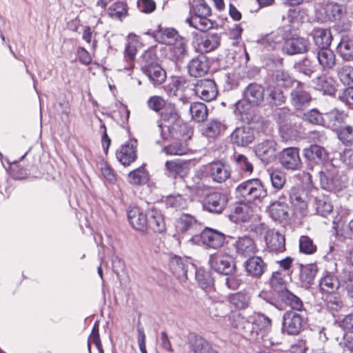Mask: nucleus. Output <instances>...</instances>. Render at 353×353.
Masks as SVG:
<instances>
[{"instance_id":"nucleus-1","label":"nucleus","mask_w":353,"mask_h":353,"mask_svg":"<svg viewBox=\"0 0 353 353\" xmlns=\"http://www.w3.org/2000/svg\"><path fill=\"white\" fill-rule=\"evenodd\" d=\"M161 118L168 124L163 125L161 121H158L157 130L163 139H167L164 128H167L174 139H181L186 141L191 138L192 130L186 125L181 123L180 117L174 104L168 103L161 113Z\"/></svg>"},{"instance_id":"nucleus-2","label":"nucleus","mask_w":353,"mask_h":353,"mask_svg":"<svg viewBox=\"0 0 353 353\" xmlns=\"http://www.w3.org/2000/svg\"><path fill=\"white\" fill-rule=\"evenodd\" d=\"M210 6L205 0H194L190 10V17L185 22L191 27L205 32L213 27V22L208 19L211 15Z\"/></svg>"},{"instance_id":"nucleus-3","label":"nucleus","mask_w":353,"mask_h":353,"mask_svg":"<svg viewBox=\"0 0 353 353\" xmlns=\"http://www.w3.org/2000/svg\"><path fill=\"white\" fill-rule=\"evenodd\" d=\"M236 197L241 201H261L267 196V190L258 179H249L239 184L235 191Z\"/></svg>"},{"instance_id":"nucleus-4","label":"nucleus","mask_w":353,"mask_h":353,"mask_svg":"<svg viewBox=\"0 0 353 353\" xmlns=\"http://www.w3.org/2000/svg\"><path fill=\"white\" fill-rule=\"evenodd\" d=\"M296 14L295 10H290L287 19L283 17V21L285 22L276 31L271 32L266 37L265 41L268 43H272L271 47L274 48V44L281 43L282 41H285L288 39L297 36L299 22L294 19Z\"/></svg>"},{"instance_id":"nucleus-5","label":"nucleus","mask_w":353,"mask_h":353,"mask_svg":"<svg viewBox=\"0 0 353 353\" xmlns=\"http://www.w3.org/2000/svg\"><path fill=\"white\" fill-rule=\"evenodd\" d=\"M319 179L321 187L330 192H339L346 186V182L338 175L337 169L331 163L319 172Z\"/></svg>"},{"instance_id":"nucleus-6","label":"nucleus","mask_w":353,"mask_h":353,"mask_svg":"<svg viewBox=\"0 0 353 353\" xmlns=\"http://www.w3.org/2000/svg\"><path fill=\"white\" fill-rule=\"evenodd\" d=\"M288 194L290 202L294 210L302 216H306L310 212V192L301 186H293L289 190Z\"/></svg>"},{"instance_id":"nucleus-7","label":"nucleus","mask_w":353,"mask_h":353,"mask_svg":"<svg viewBox=\"0 0 353 353\" xmlns=\"http://www.w3.org/2000/svg\"><path fill=\"white\" fill-rule=\"evenodd\" d=\"M305 316L303 313L288 310L282 318V332L288 335H297L302 330Z\"/></svg>"},{"instance_id":"nucleus-8","label":"nucleus","mask_w":353,"mask_h":353,"mask_svg":"<svg viewBox=\"0 0 353 353\" xmlns=\"http://www.w3.org/2000/svg\"><path fill=\"white\" fill-rule=\"evenodd\" d=\"M209 264L214 271L223 274H229L235 269L233 258L229 254L217 253L210 256Z\"/></svg>"},{"instance_id":"nucleus-9","label":"nucleus","mask_w":353,"mask_h":353,"mask_svg":"<svg viewBox=\"0 0 353 353\" xmlns=\"http://www.w3.org/2000/svg\"><path fill=\"white\" fill-rule=\"evenodd\" d=\"M279 161L281 165L288 170L296 171L302 168V161L297 148L283 149L280 153Z\"/></svg>"},{"instance_id":"nucleus-10","label":"nucleus","mask_w":353,"mask_h":353,"mask_svg":"<svg viewBox=\"0 0 353 353\" xmlns=\"http://www.w3.org/2000/svg\"><path fill=\"white\" fill-rule=\"evenodd\" d=\"M228 202L225 194L213 192L208 194L203 200V208L210 212L219 214L225 209Z\"/></svg>"},{"instance_id":"nucleus-11","label":"nucleus","mask_w":353,"mask_h":353,"mask_svg":"<svg viewBox=\"0 0 353 353\" xmlns=\"http://www.w3.org/2000/svg\"><path fill=\"white\" fill-rule=\"evenodd\" d=\"M312 100L310 94L306 90L305 85L301 83H296L290 93V101L292 105L297 110L303 108L309 105Z\"/></svg>"},{"instance_id":"nucleus-12","label":"nucleus","mask_w":353,"mask_h":353,"mask_svg":"<svg viewBox=\"0 0 353 353\" xmlns=\"http://www.w3.org/2000/svg\"><path fill=\"white\" fill-rule=\"evenodd\" d=\"M188 344L192 353H218L209 341L195 333L188 334Z\"/></svg>"},{"instance_id":"nucleus-13","label":"nucleus","mask_w":353,"mask_h":353,"mask_svg":"<svg viewBox=\"0 0 353 353\" xmlns=\"http://www.w3.org/2000/svg\"><path fill=\"white\" fill-rule=\"evenodd\" d=\"M265 241L270 252L280 253L285 250V236L278 231L268 230L265 234Z\"/></svg>"},{"instance_id":"nucleus-14","label":"nucleus","mask_w":353,"mask_h":353,"mask_svg":"<svg viewBox=\"0 0 353 353\" xmlns=\"http://www.w3.org/2000/svg\"><path fill=\"white\" fill-rule=\"evenodd\" d=\"M284 195L280 196L278 201L270 203L268 208L269 216L275 221H282L289 218V206L288 203L283 201L285 199Z\"/></svg>"},{"instance_id":"nucleus-15","label":"nucleus","mask_w":353,"mask_h":353,"mask_svg":"<svg viewBox=\"0 0 353 353\" xmlns=\"http://www.w3.org/2000/svg\"><path fill=\"white\" fill-rule=\"evenodd\" d=\"M200 237L204 245L214 249L221 248L225 239L224 234L209 228H206L202 231Z\"/></svg>"},{"instance_id":"nucleus-16","label":"nucleus","mask_w":353,"mask_h":353,"mask_svg":"<svg viewBox=\"0 0 353 353\" xmlns=\"http://www.w3.org/2000/svg\"><path fill=\"white\" fill-rule=\"evenodd\" d=\"M194 92L203 101H210L215 99L217 91L216 84L212 80H200L195 85Z\"/></svg>"},{"instance_id":"nucleus-17","label":"nucleus","mask_w":353,"mask_h":353,"mask_svg":"<svg viewBox=\"0 0 353 353\" xmlns=\"http://www.w3.org/2000/svg\"><path fill=\"white\" fill-rule=\"evenodd\" d=\"M304 158L310 163H321L326 161L329 158V154L322 146L312 144L308 148L303 150Z\"/></svg>"},{"instance_id":"nucleus-18","label":"nucleus","mask_w":353,"mask_h":353,"mask_svg":"<svg viewBox=\"0 0 353 353\" xmlns=\"http://www.w3.org/2000/svg\"><path fill=\"white\" fill-rule=\"evenodd\" d=\"M308 46L309 41L307 39L295 36L285 41L283 50L289 55L301 54L307 52Z\"/></svg>"},{"instance_id":"nucleus-19","label":"nucleus","mask_w":353,"mask_h":353,"mask_svg":"<svg viewBox=\"0 0 353 353\" xmlns=\"http://www.w3.org/2000/svg\"><path fill=\"white\" fill-rule=\"evenodd\" d=\"M136 142L130 141L121 145L116 152L118 161L123 165H129L137 159Z\"/></svg>"},{"instance_id":"nucleus-20","label":"nucleus","mask_w":353,"mask_h":353,"mask_svg":"<svg viewBox=\"0 0 353 353\" xmlns=\"http://www.w3.org/2000/svg\"><path fill=\"white\" fill-rule=\"evenodd\" d=\"M236 253L239 256L247 257L254 254L256 245L254 240L248 236L239 237L233 245Z\"/></svg>"},{"instance_id":"nucleus-21","label":"nucleus","mask_w":353,"mask_h":353,"mask_svg":"<svg viewBox=\"0 0 353 353\" xmlns=\"http://www.w3.org/2000/svg\"><path fill=\"white\" fill-rule=\"evenodd\" d=\"M128 219L132 227L137 230L143 231L147 228L148 212L144 214L138 207L128 209Z\"/></svg>"},{"instance_id":"nucleus-22","label":"nucleus","mask_w":353,"mask_h":353,"mask_svg":"<svg viewBox=\"0 0 353 353\" xmlns=\"http://www.w3.org/2000/svg\"><path fill=\"white\" fill-rule=\"evenodd\" d=\"M190 265L187 259L174 256L170 259V268L172 273L180 281H185L188 279V267Z\"/></svg>"},{"instance_id":"nucleus-23","label":"nucleus","mask_w":353,"mask_h":353,"mask_svg":"<svg viewBox=\"0 0 353 353\" xmlns=\"http://www.w3.org/2000/svg\"><path fill=\"white\" fill-rule=\"evenodd\" d=\"M254 139V131L249 126L237 128L231 134L232 141L239 146L248 145Z\"/></svg>"},{"instance_id":"nucleus-24","label":"nucleus","mask_w":353,"mask_h":353,"mask_svg":"<svg viewBox=\"0 0 353 353\" xmlns=\"http://www.w3.org/2000/svg\"><path fill=\"white\" fill-rule=\"evenodd\" d=\"M147 227L157 233H162L165 230V221L163 214L160 210L151 208L148 210Z\"/></svg>"},{"instance_id":"nucleus-25","label":"nucleus","mask_w":353,"mask_h":353,"mask_svg":"<svg viewBox=\"0 0 353 353\" xmlns=\"http://www.w3.org/2000/svg\"><path fill=\"white\" fill-rule=\"evenodd\" d=\"M188 67L191 76L194 77H202L209 70L208 59L203 54L199 55L190 61Z\"/></svg>"},{"instance_id":"nucleus-26","label":"nucleus","mask_w":353,"mask_h":353,"mask_svg":"<svg viewBox=\"0 0 353 353\" xmlns=\"http://www.w3.org/2000/svg\"><path fill=\"white\" fill-rule=\"evenodd\" d=\"M324 117V121L329 128L338 130L345 122L347 114L345 110L333 108L325 113Z\"/></svg>"},{"instance_id":"nucleus-27","label":"nucleus","mask_w":353,"mask_h":353,"mask_svg":"<svg viewBox=\"0 0 353 353\" xmlns=\"http://www.w3.org/2000/svg\"><path fill=\"white\" fill-rule=\"evenodd\" d=\"M219 45V35L208 33L198 39L197 49L202 53L209 52L214 50Z\"/></svg>"},{"instance_id":"nucleus-28","label":"nucleus","mask_w":353,"mask_h":353,"mask_svg":"<svg viewBox=\"0 0 353 353\" xmlns=\"http://www.w3.org/2000/svg\"><path fill=\"white\" fill-rule=\"evenodd\" d=\"M279 296L281 300L291 307V310L299 313L304 312L303 303L302 300L290 292L287 289H281L279 292Z\"/></svg>"},{"instance_id":"nucleus-29","label":"nucleus","mask_w":353,"mask_h":353,"mask_svg":"<svg viewBox=\"0 0 353 353\" xmlns=\"http://www.w3.org/2000/svg\"><path fill=\"white\" fill-rule=\"evenodd\" d=\"M209 174L214 181L221 183L230 176V170L228 165L219 161L209 165Z\"/></svg>"},{"instance_id":"nucleus-30","label":"nucleus","mask_w":353,"mask_h":353,"mask_svg":"<svg viewBox=\"0 0 353 353\" xmlns=\"http://www.w3.org/2000/svg\"><path fill=\"white\" fill-rule=\"evenodd\" d=\"M138 41L135 39H132L125 46L124 51V59L125 64L123 66H120L119 68V71L131 70L134 66V61L136 54L137 52Z\"/></svg>"},{"instance_id":"nucleus-31","label":"nucleus","mask_w":353,"mask_h":353,"mask_svg":"<svg viewBox=\"0 0 353 353\" xmlns=\"http://www.w3.org/2000/svg\"><path fill=\"white\" fill-rule=\"evenodd\" d=\"M165 168L168 174L174 178H183L188 172V163L182 160L167 161Z\"/></svg>"},{"instance_id":"nucleus-32","label":"nucleus","mask_w":353,"mask_h":353,"mask_svg":"<svg viewBox=\"0 0 353 353\" xmlns=\"http://www.w3.org/2000/svg\"><path fill=\"white\" fill-rule=\"evenodd\" d=\"M264 97V88L259 84L250 83L244 91L245 99L253 105L261 103Z\"/></svg>"},{"instance_id":"nucleus-33","label":"nucleus","mask_w":353,"mask_h":353,"mask_svg":"<svg viewBox=\"0 0 353 353\" xmlns=\"http://www.w3.org/2000/svg\"><path fill=\"white\" fill-rule=\"evenodd\" d=\"M154 37L157 41L166 45L176 43L181 37L178 32L172 28H159L154 32Z\"/></svg>"},{"instance_id":"nucleus-34","label":"nucleus","mask_w":353,"mask_h":353,"mask_svg":"<svg viewBox=\"0 0 353 353\" xmlns=\"http://www.w3.org/2000/svg\"><path fill=\"white\" fill-rule=\"evenodd\" d=\"M245 268L250 275L258 278L265 272L267 266L261 257L253 256L245 261Z\"/></svg>"},{"instance_id":"nucleus-35","label":"nucleus","mask_w":353,"mask_h":353,"mask_svg":"<svg viewBox=\"0 0 353 353\" xmlns=\"http://www.w3.org/2000/svg\"><path fill=\"white\" fill-rule=\"evenodd\" d=\"M316 58L323 70H331L336 65V55L330 48L319 49Z\"/></svg>"},{"instance_id":"nucleus-36","label":"nucleus","mask_w":353,"mask_h":353,"mask_svg":"<svg viewBox=\"0 0 353 353\" xmlns=\"http://www.w3.org/2000/svg\"><path fill=\"white\" fill-rule=\"evenodd\" d=\"M276 143L273 140H266L255 147L256 154L263 161H270L275 155Z\"/></svg>"},{"instance_id":"nucleus-37","label":"nucleus","mask_w":353,"mask_h":353,"mask_svg":"<svg viewBox=\"0 0 353 353\" xmlns=\"http://www.w3.org/2000/svg\"><path fill=\"white\" fill-rule=\"evenodd\" d=\"M339 56L345 61H353V39L348 36L342 37L336 47Z\"/></svg>"},{"instance_id":"nucleus-38","label":"nucleus","mask_w":353,"mask_h":353,"mask_svg":"<svg viewBox=\"0 0 353 353\" xmlns=\"http://www.w3.org/2000/svg\"><path fill=\"white\" fill-rule=\"evenodd\" d=\"M314 212L323 217H327L333 211V205L327 197L325 196H317L312 203Z\"/></svg>"},{"instance_id":"nucleus-39","label":"nucleus","mask_w":353,"mask_h":353,"mask_svg":"<svg viewBox=\"0 0 353 353\" xmlns=\"http://www.w3.org/2000/svg\"><path fill=\"white\" fill-rule=\"evenodd\" d=\"M245 202L240 201L232 212L231 216L235 222H247L253 215L252 210Z\"/></svg>"},{"instance_id":"nucleus-40","label":"nucleus","mask_w":353,"mask_h":353,"mask_svg":"<svg viewBox=\"0 0 353 353\" xmlns=\"http://www.w3.org/2000/svg\"><path fill=\"white\" fill-rule=\"evenodd\" d=\"M313 40L319 48H329L332 40L331 32L328 29L318 28L314 30Z\"/></svg>"},{"instance_id":"nucleus-41","label":"nucleus","mask_w":353,"mask_h":353,"mask_svg":"<svg viewBox=\"0 0 353 353\" xmlns=\"http://www.w3.org/2000/svg\"><path fill=\"white\" fill-rule=\"evenodd\" d=\"M321 290L325 293H334L340 287L339 279L332 274H326L319 281Z\"/></svg>"},{"instance_id":"nucleus-42","label":"nucleus","mask_w":353,"mask_h":353,"mask_svg":"<svg viewBox=\"0 0 353 353\" xmlns=\"http://www.w3.org/2000/svg\"><path fill=\"white\" fill-rule=\"evenodd\" d=\"M143 72L155 86L163 83L166 79L165 72L159 64L146 68Z\"/></svg>"},{"instance_id":"nucleus-43","label":"nucleus","mask_w":353,"mask_h":353,"mask_svg":"<svg viewBox=\"0 0 353 353\" xmlns=\"http://www.w3.org/2000/svg\"><path fill=\"white\" fill-rule=\"evenodd\" d=\"M315 88L324 94L332 95L336 92L334 80L326 76H321L315 80Z\"/></svg>"},{"instance_id":"nucleus-44","label":"nucleus","mask_w":353,"mask_h":353,"mask_svg":"<svg viewBox=\"0 0 353 353\" xmlns=\"http://www.w3.org/2000/svg\"><path fill=\"white\" fill-rule=\"evenodd\" d=\"M325 21H335L340 19L344 12V8L342 6L330 2L325 5L324 8Z\"/></svg>"},{"instance_id":"nucleus-45","label":"nucleus","mask_w":353,"mask_h":353,"mask_svg":"<svg viewBox=\"0 0 353 353\" xmlns=\"http://www.w3.org/2000/svg\"><path fill=\"white\" fill-rule=\"evenodd\" d=\"M237 329L245 339L252 340L257 336V331L253 323L242 318L237 325Z\"/></svg>"},{"instance_id":"nucleus-46","label":"nucleus","mask_w":353,"mask_h":353,"mask_svg":"<svg viewBox=\"0 0 353 353\" xmlns=\"http://www.w3.org/2000/svg\"><path fill=\"white\" fill-rule=\"evenodd\" d=\"M289 112V110H279L277 114L279 119L280 127H279V132L281 137L284 141L290 140L292 138H294L297 135V130L292 128L290 125H288L286 123H283L281 119V114H285Z\"/></svg>"},{"instance_id":"nucleus-47","label":"nucleus","mask_w":353,"mask_h":353,"mask_svg":"<svg viewBox=\"0 0 353 353\" xmlns=\"http://www.w3.org/2000/svg\"><path fill=\"white\" fill-rule=\"evenodd\" d=\"M127 13V5L121 1L115 2L108 8V14L113 19L122 21Z\"/></svg>"},{"instance_id":"nucleus-48","label":"nucleus","mask_w":353,"mask_h":353,"mask_svg":"<svg viewBox=\"0 0 353 353\" xmlns=\"http://www.w3.org/2000/svg\"><path fill=\"white\" fill-rule=\"evenodd\" d=\"M190 112L192 119L197 122L203 121L208 117L207 107L203 103L195 102L192 103L190 106Z\"/></svg>"},{"instance_id":"nucleus-49","label":"nucleus","mask_w":353,"mask_h":353,"mask_svg":"<svg viewBox=\"0 0 353 353\" xmlns=\"http://www.w3.org/2000/svg\"><path fill=\"white\" fill-rule=\"evenodd\" d=\"M274 79L278 85L285 88H293L299 81L294 79L289 73L283 70H277L274 73Z\"/></svg>"},{"instance_id":"nucleus-50","label":"nucleus","mask_w":353,"mask_h":353,"mask_svg":"<svg viewBox=\"0 0 353 353\" xmlns=\"http://www.w3.org/2000/svg\"><path fill=\"white\" fill-rule=\"evenodd\" d=\"M149 179V174L143 167H140L128 174V181L134 185L146 183Z\"/></svg>"},{"instance_id":"nucleus-51","label":"nucleus","mask_w":353,"mask_h":353,"mask_svg":"<svg viewBox=\"0 0 353 353\" xmlns=\"http://www.w3.org/2000/svg\"><path fill=\"white\" fill-rule=\"evenodd\" d=\"M195 278L198 284L203 290H210L213 287V279L209 272L203 269H198L195 272Z\"/></svg>"},{"instance_id":"nucleus-52","label":"nucleus","mask_w":353,"mask_h":353,"mask_svg":"<svg viewBox=\"0 0 353 353\" xmlns=\"http://www.w3.org/2000/svg\"><path fill=\"white\" fill-rule=\"evenodd\" d=\"M170 46H172L170 48L171 54L176 59H183L187 55V41L183 37H180L176 43Z\"/></svg>"},{"instance_id":"nucleus-53","label":"nucleus","mask_w":353,"mask_h":353,"mask_svg":"<svg viewBox=\"0 0 353 353\" xmlns=\"http://www.w3.org/2000/svg\"><path fill=\"white\" fill-rule=\"evenodd\" d=\"M270 179L272 187L276 191H279L283 189L286 183V174L282 170H275L270 172Z\"/></svg>"},{"instance_id":"nucleus-54","label":"nucleus","mask_w":353,"mask_h":353,"mask_svg":"<svg viewBox=\"0 0 353 353\" xmlns=\"http://www.w3.org/2000/svg\"><path fill=\"white\" fill-rule=\"evenodd\" d=\"M230 302L238 309L247 308L250 303V296L244 292H238L230 297Z\"/></svg>"},{"instance_id":"nucleus-55","label":"nucleus","mask_w":353,"mask_h":353,"mask_svg":"<svg viewBox=\"0 0 353 353\" xmlns=\"http://www.w3.org/2000/svg\"><path fill=\"white\" fill-rule=\"evenodd\" d=\"M340 278L347 296L353 299V272L343 269L340 274Z\"/></svg>"},{"instance_id":"nucleus-56","label":"nucleus","mask_w":353,"mask_h":353,"mask_svg":"<svg viewBox=\"0 0 353 353\" xmlns=\"http://www.w3.org/2000/svg\"><path fill=\"white\" fill-rule=\"evenodd\" d=\"M197 223L194 216L189 214H181L176 221V228L181 232H186Z\"/></svg>"},{"instance_id":"nucleus-57","label":"nucleus","mask_w":353,"mask_h":353,"mask_svg":"<svg viewBox=\"0 0 353 353\" xmlns=\"http://www.w3.org/2000/svg\"><path fill=\"white\" fill-rule=\"evenodd\" d=\"M188 150V145L181 142H174L163 149V152L167 155H183L187 154Z\"/></svg>"},{"instance_id":"nucleus-58","label":"nucleus","mask_w":353,"mask_h":353,"mask_svg":"<svg viewBox=\"0 0 353 353\" xmlns=\"http://www.w3.org/2000/svg\"><path fill=\"white\" fill-rule=\"evenodd\" d=\"M339 139L346 146H353V127L345 125L337 130Z\"/></svg>"},{"instance_id":"nucleus-59","label":"nucleus","mask_w":353,"mask_h":353,"mask_svg":"<svg viewBox=\"0 0 353 353\" xmlns=\"http://www.w3.org/2000/svg\"><path fill=\"white\" fill-rule=\"evenodd\" d=\"M236 167L241 172L251 174L253 172V164L251 161L243 154H236L234 157Z\"/></svg>"},{"instance_id":"nucleus-60","label":"nucleus","mask_w":353,"mask_h":353,"mask_svg":"<svg viewBox=\"0 0 353 353\" xmlns=\"http://www.w3.org/2000/svg\"><path fill=\"white\" fill-rule=\"evenodd\" d=\"M267 94L270 98V103L274 105H281L285 101V97L282 91L270 85L266 88Z\"/></svg>"},{"instance_id":"nucleus-61","label":"nucleus","mask_w":353,"mask_h":353,"mask_svg":"<svg viewBox=\"0 0 353 353\" xmlns=\"http://www.w3.org/2000/svg\"><path fill=\"white\" fill-rule=\"evenodd\" d=\"M337 75L339 80L346 85L353 83V67L347 65H342L337 69Z\"/></svg>"},{"instance_id":"nucleus-62","label":"nucleus","mask_w":353,"mask_h":353,"mask_svg":"<svg viewBox=\"0 0 353 353\" xmlns=\"http://www.w3.org/2000/svg\"><path fill=\"white\" fill-rule=\"evenodd\" d=\"M141 63L142 70H145L146 68L157 65V55L154 50L152 49L145 50L141 55Z\"/></svg>"},{"instance_id":"nucleus-63","label":"nucleus","mask_w":353,"mask_h":353,"mask_svg":"<svg viewBox=\"0 0 353 353\" xmlns=\"http://www.w3.org/2000/svg\"><path fill=\"white\" fill-rule=\"evenodd\" d=\"M223 128V125L220 121L212 120L207 123L203 133L208 137H215L219 134Z\"/></svg>"},{"instance_id":"nucleus-64","label":"nucleus","mask_w":353,"mask_h":353,"mask_svg":"<svg viewBox=\"0 0 353 353\" xmlns=\"http://www.w3.org/2000/svg\"><path fill=\"white\" fill-rule=\"evenodd\" d=\"M254 321L259 328L263 332H268L272 327V320L263 314L258 313L254 316Z\"/></svg>"}]
</instances>
